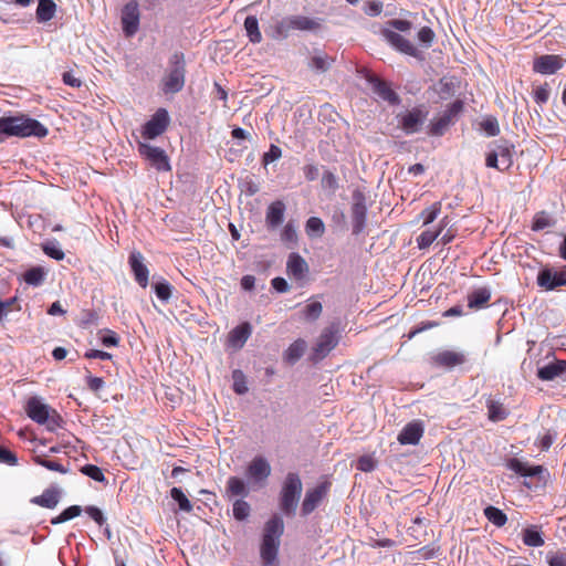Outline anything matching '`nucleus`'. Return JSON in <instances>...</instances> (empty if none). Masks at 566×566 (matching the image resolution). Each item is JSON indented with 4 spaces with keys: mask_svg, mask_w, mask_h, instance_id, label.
Wrapping results in <instances>:
<instances>
[{
    "mask_svg": "<svg viewBox=\"0 0 566 566\" xmlns=\"http://www.w3.org/2000/svg\"><path fill=\"white\" fill-rule=\"evenodd\" d=\"M352 222L353 233L359 234L366 226L367 206L364 192L355 190L353 192Z\"/></svg>",
    "mask_w": 566,
    "mask_h": 566,
    "instance_id": "11",
    "label": "nucleus"
},
{
    "mask_svg": "<svg viewBox=\"0 0 566 566\" xmlns=\"http://www.w3.org/2000/svg\"><path fill=\"white\" fill-rule=\"evenodd\" d=\"M285 205L281 200L273 201L269 205L265 214L266 227L271 230L276 229L284 219Z\"/></svg>",
    "mask_w": 566,
    "mask_h": 566,
    "instance_id": "24",
    "label": "nucleus"
},
{
    "mask_svg": "<svg viewBox=\"0 0 566 566\" xmlns=\"http://www.w3.org/2000/svg\"><path fill=\"white\" fill-rule=\"evenodd\" d=\"M339 342L338 328L331 325L322 331L312 348V359L315 361L325 358Z\"/></svg>",
    "mask_w": 566,
    "mask_h": 566,
    "instance_id": "8",
    "label": "nucleus"
},
{
    "mask_svg": "<svg viewBox=\"0 0 566 566\" xmlns=\"http://www.w3.org/2000/svg\"><path fill=\"white\" fill-rule=\"evenodd\" d=\"M463 109V102L460 99L454 101L451 103L448 108L444 112V116H448L449 120L452 122V119L461 113Z\"/></svg>",
    "mask_w": 566,
    "mask_h": 566,
    "instance_id": "63",
    "label": "nucleus"
},
{
    "mask_svg": "<svg viewBox=\"0 0 566 566\" xmlns=\"http://www.w3.org/2000/svg\"><path fill=\"white\" fill-rule=\"evenodd\" d=\"M169 125V115L166 108H158L151 118L145 123L142 136L145 139H155L164 134Z\"/></svg>",
    "mask_w": 566,
    "mask_h": 566,
    "instance_id": "10",
    "label": "nucleus"
},
{
    "mask_svg": "<svg viewBox=\"0 0 566 566\" xmlns=\"http://www.w3.org/2000/svg\"><path fill=\"white\" fill-rule=\"evenodd\" d=\"M481 126L489 136H496L500 133L499 124L495 118H486Z\"/></svg>",
    "mask_w": 566,
    "mask_h": 566,
    "instance_id": "64",
    "label": "nucleus"
},
{
    "mask_svg": "<svg viewBox=\"0 0 566 566\" xmlns=\"http://www.w3.org/2000/svg\"><path fill=\"white\" fill-rule=\"evenodd\" d=\"M33 461L35 464L41 465L50 471L60 472L62 474H65L67 472V469L64 468L61 463L54 460H49L43 455H34Z\"/></svg>",
    "mask_w": 566,
    "mask_h": 566,
    "instance_id": "40",
    "label": "nucleus"
},
{
    "mask_svg": "<svg viewBox=\"0 0 566 566\" xmlns=\"http://www.w3.org/2000/svg\"><path fill=\"white\" fill-rule=\"evenodd\" d=\"M308 272L310 268L305 259L298 253L292 252L286 262L287 275L297 282H303L306 280Z\"/></svg>",
    "mask_w": 566,
    "mask_h": 566,
    "instance_id": "14",
    "label": "nucleus"
},
{
    "mask_svg": "<svg viewBox=\"0 0 566 566\" xmlns=\"http://www.w3.org/2000/svg\"><path fill=\"white\" fill-rule=\"evenodd\" d=\"M432 361L438 367L452 369L455 366L463 365L467 361V357L461 352L442 350L432 357Z\"/></svg>",
    "mask_w": 566,
    "mask_h": 566,
    "instance_id": "18",
    "label": "nucleus"
},
{
    "mask_svg": "<svg viewBox=\"0 0 566 566\" xmlns=\"http://www.w3.org/2000/svg\"><path fill=\"white\" fill-rule=\"evenodd\" d=\"M468 307L479 311L488 306L491 300V291L488 287H479L468 294Z\"/></svg>",
    "mask_w": 566,
    "mask_h": 566,
    "instance_id": "25",
    "label": "nucleus"
},
{
    "mask_svg": "<svg viewBox=\"0 0 566 566\" xmlns=\"http://www.w3.org/2000/svg\"><path fill=\"white\" fill-rule=\"evenodd\" d=\"M484 515L492 524L497 527L504 526L507 521L506 514L492 505L484 509Z\"/></svg>",
    "mask_w": 566,
    "mask_h": 566,
    "instance_id": "38",
    "label": "nucleus"
},
{
    "mask_svg": "<svg viewBox=\"0 0 566 566\" xmlns=\"http://www.w3.org/2000/svg\"><path fill=\"white\" fill-rule=\"evenodd\" d=\"M122 25L126 36H132L137 32L139 25V9L137 1L132 0L123 8Z\"/></svg>",
    "mask_w": 566,
    "mask_h": 566,
    "instance_id": "12",
    "label": "nucleus"
},
{
    "mask_svg": "<svg viewBox=\"0 0 566 566\" xmlns=\"http://www.w3.org/2000/svg\"><path fill=\"white\" fill-rule=\"evenodd\" d=\"M371 83L374 92L382 99L389 102L392 105H396L400 102L399 96L395 91L391 90L387 82L379 78H373Z\"/></svg>",
    "mask_w": 566,
    "mask_h": 566,
    "instance_id": "27",
    "label": "nucleus"
},
{
    "mask_svg": "<svg viewBox=\"0 0 566 566\" xmlns=\"http://www.w3.org/2000/svg\"><path fill=\"white\" fill-rule=\"evenodd\" d=\"M252 333L250 323L244 322L234 327L228 335V345L234 349H241Z\"/></svg>",
    "mask_w": 566,
    "mask_h": 566,
    "instance_id": "22",
    "label": "nucleus"
},
{
    "mask_svg": "<svg viewBox=\"0 0 566 566\" xmlns=\"http://www.w3.org/2000/svg\"><path fill=\"white\" fill-rule=\"evenodd\" d=\"M128 263L130 265L132 272L134 273L135 281L142 286L147 287L149 271L147 266L144 264V256L139 251H133L129 254Z\"/></svg>",
    "mask_w": 566,
    "mask_h": 566,
    "instance_id": "16",
    "label": "nucleus"
},
{
    "mask_svg": "<svg viewBox=\"0 0 566 566\" xmlns=\"http://www.w3.org/2000/svg\"><path fill=\"white\" fill-rule=\"evenodd\" d=\"M233 390L239 394V395H243L248 391V387L245 385V380H244V375L239 371V370H235L233 373Z\"/></svg>",
    "mask_w": 566,
    "mask_h": 566,
    "instance_id": "58",
    "label": "nucleus"
},
{
    "mask_svg": "<svg viewBox=\"0 0 566 566\" xmlns=\"http://www.w3.org/2000/svg\"><path fill=\"white\" fill-rule=\"evenodd\" d=\"M485 406L488 409V419L492 422L503 421L510 415V410L504 406V403L491 395L488 396Z\"/></svg>",
    "mask_w": 566,
    "mask_h": 566,
    "instance_id": "23",
    "label": "nucleus"
},
{
    "mask_svg": "<svg viewBox=\"0 0 566 566\" xmlns=\"http://www.w3.org/2000/svg\"><path fill=\"white\" fill-rule=\"evenodd\" d=\"M60 499V493L54 489H46L41 495L34 496L31 502L45 509H54Z\"/></svg>",
    "mask_w": 566,
    "mask_h": 566,
    "instance_id": "31",
    "label": "nucleus"
},
{
    "mask_svg": "<svg viewBox=\"0 0 566 566\" xmlns=\"http://www.w3.org/2000/svg\"><path fill=\"white\" fill-rule=\"evenodd\" d=\"M244 28L247 35L252 43H260L262 40L261 32L259 30V22L256 17L249 15L244 20Z\"/></svg>",
    "mask_w": 566,
    "mask_h": 566,
    "instance_id": "36",
    "label": "nucleus"
},
{
    "mask_svg": "<svg viewBox=\"0 0 566 566\" xmlns=\"http://www.w3.org/2000/svg\"><path fill=\"white\" fill-rule=\"evenodd\" d=\"M81 472L86 476L93 479L94 481L106 483V478L102 471V469L94 464H86L81 468Z\"/></svg>",
    "mask_w": 566,
    "mask_h": 566,
    "instance_id": "45",
    "label": "nucleus"
},
{
    "mask_svg": "<svg viewBox=\"0 0 566 566\" xmlns=\"http://www.w3.org/2000/svg\"><path fill=\"white\" fill-rule=\"evenodd\" d=\"M310 66L317 71L324 72L328 69L329 64L327 62L326 55H316L311 59Z\"/></svg>",
    "mask_w": 566,
    "mask_h": 566,
    "instance_id": "61",
    "label": "nucleus"
},
{
    "mask_svg": "<svg viewBox=\"0 0 566 566\" xmlns=\"http://www.w3.org/2000/svg\"><path fill=\"white\" fill-rule=\"evenodd\" d=\"M428 113L420 108H413L400 118L401 128L406 134L417 133L427 118Z\"/></svg>",
    "mask_w": 566,
    "mask_h": 566,
    "instance_id": "17",
    "label": "nucleus"
},
{
    "mask_svg": "<svg viewBox=\"0 0 566 566\" xmlns=\"http://www.w3.org/2000/svg\"><path fill=\"white\" fill-rule=\"evenodd\" d=\"M533 97H534V101L539 105L547 103V101L549 98L548 84L544 83L543 85L537 86L534 90Z\"/></svg>",
    "mask_w": 566,
    "mask_h": 566,
    "instance_id": "52",
    "label": "nucleus"
},
{
    "mask_svg": "<svg viewBox=\"0 0 566 566\" xmlns=\"http://www.w3.org/2000/svg\"><path fill=\"white\" fill-rule=\"evenodd\" d=\"M423 436V427L419 421L407 423L399 432L397 440L400 444H417Z\"/></svg>",
    "mask_w": 566,
    "mask_h": 566,
    "instance_id": "19",
    "label": "nucleus"
},
{
    "mask_svg": "<svg viewBox=\"0 0 566 566\" xmlns=\"http://www.w3.org/2000/svg\"><path fill=\"white\" fill-rule=\"evenodd\" d=\"M328 488L329 483L324 482L306 492L301 509L302 515L306 516L311 514L318 506L326 496Z\"/></svg>",
    "mask_w": 566,
    "mask_h": 566,
    "instance_id": "13",
    "label": "nucleus"
},
{
    "mask_svg": "<svg viewBox=\"0 0 566 566\" xmlns=\"http://www.w3.org/2000/svg\"><path fill=\"white\" fill-rule=\"evenodd\" d=\"M247 474L254 481H264L271 474L270 463L263 457H255L248 465Z\"/></svg>",
    "mask_w": 566,
    "mask_h": 566,
    "instance_id": "21",
    "label": "nucleus"
},
{
    "mask_svg": "<svg viewBox=\"0 0 566 566\" xmlns=\"http://www.w3.org/2000/svg\"><path fill=\"white\" fill-rule=\"evenodd\" d=\"M155 293L161 301H168L171 296V285L168 282H159L154 285Z\"/></svg>",
    "mask_w": 566,
    "mask_h": 566,
    "instance_id": "55",
    "label": "nucleus"
},
{
    "mask_svg": "<svg viewBox=\"0 0 566 566\" xmlns=\"http://www.w3.org/2000/svg\"><path fill=\"white\" fill-rule=\"evenodd\" d=\"M440 325L439 322L437 321H426V322H421L419 325H417L416 327H413L407 335L408 339H412L416 335L424 332V331H428V329H431V328H434V327H438Z\"/></svg>",
    "mask_w": 566,
    "mask_h": 566,
    "instance_id": "53",
    "label": "nucleus"
},
{
    "mask_svg": "<svg viewBox=\"0 0 566 566\" xmlns=\"http://www.w3.org/2000/svg\"><path fill=\"white\" fill-rule=\"evenodd\" d=\"M56 12V4L53 0H39L36 8V20L40 23H44L53 19Z\"/></svg>",
    "mask_w": 566,
    "mask_h": 566,
    "instance_id": "34",
    "label": "nucleus"
},
{
    "mask_svg": "<svg viewBox=\"0 0 566 566\" xmlns=\"http://www.w3.org/2000/svg\"><path fill=\"white\" fill-rule=\"evenodd\" d=\"M377 461L370 454H364L358 458L356 469L361 472H371L375 470Z\"/></svg>",
    "mask_w": 566,
    "mask_h": 566,
    "instance_id": "48",
    "label": "nucleus"
},
{
    "mask_svg": "<svg viewBox=\"0 0 566 566\" xmlns=\"http://www.w3.org/2000/svg\"><path fill=\"white\" fill-rule=\"evenodd\" d=\"M302 489L303 485L298 474L294 472L287 473L280 492V509L284 514H294Z\"/></svg>",
    "mask_w": 566,
    "mask_h": 566,
    "instance_id": "6",
    "label": "nucleus"
},
{
    "mask_svg": "<svg viewBox=\"0 0 566 566\" xmlns=\"http://www.w3.org/2000/svg\"><path fill=\"white\" fill-rule=\"evenodd\" d=\"M44 279V272L41 268H32L24 273V281L31 285H40Z\"/></svg>",
    "mask_w": 566,
    "mask_h": 566,
    "instance_id": "47",
    "label": "nucleus"
},
{
    "mask_svg": "<svg viewBox=\"0 0 566 566\" xmlns=\"http://www.w3.org/2000/svg\"><path fill=\"white\" fill-rule=\"evenodd\" d=\"M387 28L381 30L384 39L398 52L417 56L418 50L412 42L395 31L408 32L411 30L412 23L403 19H392L387 22Z\"/></svg>",
    "mask_w": 566,
    "mask_h": 566,
    "instance_id": "4",
    "label": "nucleus"
},
{
    "mask_svg": "<svg viewBox=\"0 0 566 566\" xmlns=\"http://www.w3.org/2000/svg\"><path fill=\"white\" fill-rule=\"evenodd\" d=\"M170 496L178 503L179 509L184 512L192 511V504L185 495L181 489L172 488L170 490Z\"/></svg>",
    "mask_w": 566,
    "mask_h": 566,
    "instance_id": "41",
    "label": "nucleus"
},
{
    "mask_svg": "<svg viewBox=\"0 0 566 566\" xmlns=\"http://www.w3.org/2000/svg\"><path fill=\"white\" fill-rule=\"evenodd\" d=\"M523 543L528 547L543 546L545 541L538 526L532 525L522 531Z\"/></svg>",
    "mask_w": 566,
    "mask_h": 566,
    "instance_id": "30",
    "label": "nucleus"
},
{
    "mask_svg": "<svg viewBox=\"0 0 566 566\" xmlns=\"http://www.w3.org/2000/svg\"><path fill=\"white\" fill-rule=\"evenodd\" d=\"M86 514L99 526L104 525L106 518L104 517L102 511L96 506H87L85 509Z\"/></svg>",
    "mask_w": 566,
    "mask_h": 566,
    "instance_id": "60",
    "label": "nucleus"
},
{
    "mask_svg": "<svg viewBox=\"0 0 566 566\" xmlns=\"http://www.w3.org/2000/svg\"><path fill=\"white\" fill-rule=\"evenodd\" d=\"M305 348H306L305 340L297 339L289 346V348L285 352L284 357L289 363L293 364L303 356Z\"/></svg>",
    "mask_w": 566,
    "mask_h": 566,
    "instance_id": "37",
    "label": "nucleus"
},
{
    "mask_svg": "<svg viewBox=\"0 0 566 566\" xmlns=\"http://www.w3.org/2000/svg\"><path fill=\"white\" fill-rule=\"evenodd\" d=\"M564 66L559 55L546 54L535 59L533 71L541 74H554Z\"/></svg>",
    "mask_w": 566,
    "mask_h": 566,
    "instance_id": "15",
    "label": "nucleus"
},
{
    "mask_svg": "<svg viewBox=\"0 0 566 566\" xmlns=\"http://www.w3.org/2000/svg\"><path fill=\"white\" fill-rule=\"evenodd\" d=\"M82 513V507L78 506V505H72V506H69L67 509H65L60 515L53 517L51 520V523L53 525H56V524H61V523H64V522H67L74 517H77L80 516Z\"/></svg>",
    "mask_w": 566,
    "mask_h": 566,
    "instance_id": "39",
    "label": "nucleus"
},
{
    "mask_svg": "<svg viewBox=\"0 0 566 566\" xmlns=\"http://www.w3.org/2000/svg\"><path fill=\"white\" fill-rule=\"evenodd\" d=\"M186 62L181 52H176L169 60V70L163 77L164 93L175 94L180 92L185 86Z\"/></svg>",
    "mask_w": 566,
    "mask_h": 566,
    "instance_id": "5",
    "label": "nucleus"
},
{
    "mask_svg": "<svg viewBox=\"0 0 566 566\" xmlns=\"http://www.w3.org/2000/svg\"><path fill=\"white\" fill-rule=\"evenodd\" d=\"M48 128L39 120L24 116H3L0 117V143L9 137H45Z\"/></svg>",
    "mask_w": 566,
    "mask_h": 566,
    "instance_id": "1",
    "label": "nucleus"
},
{
    "mask_svg": "<svg viewBox=\"0 0 566 566\" xmlns=\"http://www.w3.org/2000/svg\"><path fill=\"white\" fill-rule=\"evenodd\" d=\"M321 19H312L305 15H290L277 20L268 34L274 40L286 39L292 31H316L322 25Z\"/></svg>",
    "mask_w": 566,
    "mask_h": 566,
    "instance_id": "3",
    "label": "nucleus"
},
{
    "mask_svg": "<svg viewBox=\"0 0 566 566\" xmlns=\"http://www.w3.org/2000/svg\"><path fill=\"white\" fill-rule=\"evenodd\" d=\"M42 249H43V252L48 256H50L56 261H61L65 256L64 252L60 248H57L54 243H45V244H43Z\"/></svg>",
    "mask_w": 566,
    "mask_h": 566,
    "instance_id": "57",
    "label": "nucleus"
},
{
    "mask_svg": "<svg viewBox=\"0 0 566 566\" xmlns=\"http://www.w3.org/2000/svg\"><path fill=\"white\" fill-rule=\"evenodd\" d=\"M448 226V218L444 217L440 221V226L438 230H426L420 233V235L417 238V244L420 250L429 248L433 241L440 235L443 228Z\"/></svg>",
    "mask_w": 566,
    "mask_h": 566,
    "instance_id": "28",
    "label": "nucleus"
},
{
    "mask_svg": "<svg viewBox=\"0 0 566 566\" xmlns=\"http://www.w3.org/2000/svg\"><path fill=\"white\" fill-rule=\"evenodd\" d=\"M138 153L158 171H170L169 158L164 149L146 143H138Z\"/></svg>",
    "mask_w": 566,
    "mask_h": 566,
    "instance_id": "9",
    "label": "nucleus"
},
{
    "mask_svg": "<svg viewBox=\"0 0 566 566\" xmlns=\"http://www.w3.org/2000/svg\"><path fill=\"white\" fill-rule=\"evenodd\" d=\"M284 532V523L280 516L270 518L263 530L260 545L261 566H280V539Z\"/></svg>",
    "mask_w": 566,
    "mask_h": 566,
    "instance_id": "2",
    "label": "nucleus"
},
{
    "mask_svg": "<svg viewBox=\"0 0 566 566\" xmlns=\"http://www.w3.org/2000/svg\"><path fill=\"white\" fill-rule=\"evenodd\" d=\"M282 157V149L272 144L270 146L269 151L264 153L262 156V163L264 166L269 165L270 163H273Z\"/></svg>",
    "mask_w": 566,
    "mask_h": 566,
    "instance_id": "54",
    "label": "nucleus"
},
{
    "mask_svg": "<svg viewBox=\"0 0 566 566\" xmlns=\"http://www.w3.org/2000/svg\"><path fill=\"white\" fill-rule=\"evenodd\" d=\"M495 154L499 157V160L501 163V171H505L510 169L513 165V154H514V146L503 143L500 145H496V147L493 149Z\"/></svg>",
    "mask_w": 566,
    "mask_h": 566,
    "instance_id": "29",
    "label": "nucleus"
},
{
    "mask_svg": "<svg viewBox=\"0 0 566 566\" xmlns=\"http://www.w3.org/2000/svg\"><path fill=\"white\" fill-rule=\"evenodd\" d=\"M251 507L244 500H237L233 503V516L238 521H243L250 515Z\"/></svg>",
    "mask_w": 566,
    "mask_h": 566,
    "instance_id": "46",
    "label": "nucleus"
},
{
    "mask_svg": "<svg viewBox=\"0 0 566 566\" xmlns=\"http://www.w3.org/2000/svg\"><path fill=\"white\" fill-rule=\"evenodd\" d=\"M281 239L283 242L294 243L297 240V233L295 226L292 221H289L282 232H281Z\"/></svg>",
    "mask_w": 566,
    "mask_h": 566,
    "instance_id": "51",
    "label": "nucleus"
},
{
    "mask_svg": "<svg viewBox=\"0 0 566 566\" xmlns=\"http://www.w3.org/2000/svg\"><path fill=\"white\" fill-rule=\"evenodd\" d=\"M25 412L30 419L39 424H46L50 430L59 426V421L61 420L55 410H52L36 397H32L28 400Z\"/></svg>",
    "mask_w": 566,
    "mask_h": 566,
    "instance_id": "7",
    "label": "nucleus"
},
{
    "mask_svg": "<svg viewBox=\"0 0 566 566\" xmlns=\"http://www.w3.org/2000/svg\"><path fill=\"white\" fill-rule=\"evenodd\" d=\"M417 38L422 44L430 46L436 38V34L430 27H422L419 30Z\"/></svg>",
    "mask_w": 566,
    "mask_h": 566,
    "instance_id": "56",
    "label": "nucleus"
},
{
    "mask_svg": "<svg viewBox=\"0 0 566 566\" xmlns=\"http://www.w3.org/2000/svg\"><path fill=\"white\" fill-rule=\"evenodd\" d=\"M565 363L557 361L547 364L537 370V377L541 380H553L556 377L560 376L565 371Z\"/></svg>",
    "mask_w": 566,
    "mask_h": 566,
    "instance_id": "32",
    "label": "nucleus"
},
{
    "mask_svg": "<svg viewBox=\"0 0 566 566\" xmlns=\"http://www.w3.org/2000/svg\"><path fill=\"white\" fill-rule=\"evenodd\" d=\"M442 205L440 201L432 203L430 207L421 211L420 217L423 220V224L427 226L433 222L439 213L441 212Z\"/></svg>",
    "mask_w": 566,
    "mask_h": 566,
    "instance_id": "43",
    "label": "nucleus"
},
{
    "mask_svg": "<svg viewBox=\"0 0 566 566\" xmlns=\"http://www.w3.org/2000/svg\"><path fill=\"white\" fill-rule=\"evenodd\" d=\"M323 312V305L319 301L313 298L302 310V316L305 321L315 322L319 318Z\"/></svg>",
    "mask_w": 566,
    "mask_h": 566,
    "instance_id": "35",
    "label": "nucleus"
},
{
    "mask_svg": "<svg viewBox=\"0 0 566 566\" xmlns=\"http://www.w3.org/2000/svg\"><path fill=\"white\" fill-rule=\"evenodd\" d=\"M448 116L442 115L441 117L433 119L430 124V134L439 136L443 134V130L450 125Z\"/></svg>",
    "mask_w": 566,
    "mask_h": 566,
    "instance_id": "49",
    "label": "nucleus"
},
{
    "mask_svg": "<svg viewBox=\"0 0 566 566\" xmlns=\"http://www.w3.org/2000/svg\"><path fill=\"white\" fill-rule=\"evenodd\" d=\"M249 494V490L244 483V481L238 476H230L227 481L226 485V495L229 497L233 496H247Z\"/></svg>",
    "mask_w": 566,
    "mask_h": 566,
    "instance_id": "33",
    "label": "nucleus"
},
{
    "mask_svg": "<svg viewBox=\"0 0 566 566\" xmlns=\"http://www.w3.org/2000/svg\"><path fill=\"white\" fill-rule=\"evenodd\" d=\"M507 468L521 476H536L544 471L542 465H528L516 458H512L507 462Z\"/></svg>",
    "mask_w": 566,
    "mask_h": 566,
    "instance_id": "26",
    "label": "nucleus"
},
{
    "mask_svg": "<svg viewBox=\"0 0 566 566\" xmlns=\"http://www.w3.org/2000/svg\"><path fill=\"white\" fill-rule=\"evenodd\" d=\"M305 229H306V233L308 235L321 237V235H323V233L325 231V226H324V222L322 221V219H319L317 217H311L306 221Z\"/></svg>",
    "mask_w": 566,
    "mask_h": 566,
    "instance_id": "42",
    "label": "nucleus"
},
{
    "mask_svg": "<svg viewBox=\"0 0 566 566\" xmlns=\"http://www.w3.org/2000/svg\"><path fill=\"white\" fill-rule=\"evenodd\" d=\"M384 2L381 0H366L364 12L369 17H377L382 12Z\"/></svg>",
    "mask_w": 566,
    "mask_h": 566,
    "instance_id": "50",
    "label": "nucleus"
},
{
    "mask_svg": "<svg viewBox=\"0 0 566 566\" xmlns=\"http://www.w3.org/2000/svg\"><path fill=\"white\" fill-rule=\"evenodd\" d=\"M547 563L549 566H566V553H548Z\"/></svg>",
    "mask_w": 566,
    "mask_h": 566,
    "instance_id": "59",
    "label": "nucleus"
},
{
    "mask_svg": "<svg viewBox=\"0 0 566 566\" xmlns=\"http://www.w3.org/2000/svg\"><path fill=\"white\" fill-rule=\"evenodd\" d=\"M0 463H6L8 465H17L18 458L15 453H13L12 451L0 447Z\"/></svg>",
    "mask_w": 566,
    "mask_h": 566,
    "instance_id": "62",
    "label": "nucleus"
},
{
    "mask_svg": "<svg viewBox=\"0 0 566 566\" xmlns=\"http://www.w3.org/2000/svg\"><path fill=\"white\" fill-rule=\"evenodd\" d=\"M553 226V220L545 211L537 212L533 218L532 230L539 231Z\"/></svg>",
    "mask_w": 566,
    "mask_h": 566,
    "instance_id": "44",
    "label": "nucleus"
},
{
    "mask_svg": "<svg viewBox=\"0 0 566 566\" xmlns=\"http://www.w3.org/2000/svg\"><path fill=\"white\" fill-rule=\"evenodd\" d=\"M537 284L546 291H552L556 287L566 285V275L564 273H557L545 269L538 273Z\"/></svg>",
    "mask_w": 566,
    "mask_h": 566,
    "instance_id": "20",
    "label": "nucleus"
}]
</instances>
